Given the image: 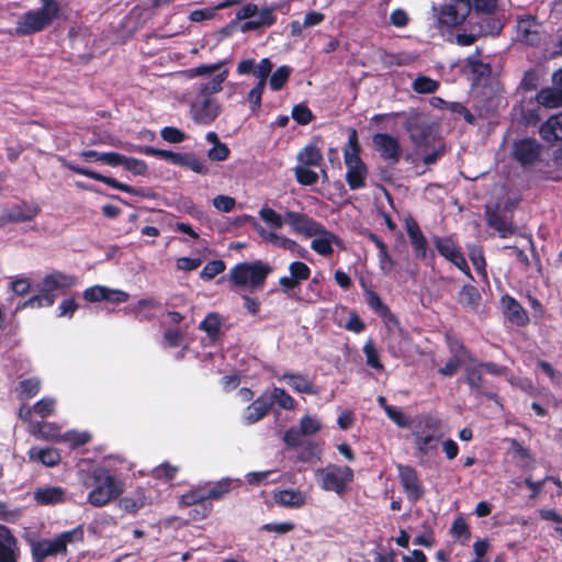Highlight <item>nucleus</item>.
<instances>
[{"instance_id": "09e8293b", "label": "nucleus", "mask_w": 562, "mask_h": 562, "mask_svg": "<svg viewBox=\"0 0 562 562\" xmlns=\"http://www.w3.org/2000/svg\"><path fill=\"white\" fill-rule=\"evenodd\" d=\"M322 454V448L317 442L312 440L302 441L299 446L297 459L302 462H310L313 459H319Z\"/></svg>"}, {"instance_id": "de8ad7c7", "label": "nucleus", "mask_w": 562, "mask_h": 562, "mask_svg": "<svg viewBox=\"0 0 562 562\" xmlns=\"http://www.w3.org/2000/svg\"><path fill=\"white\" fill-rule=\"evenodd\" d=\"M283 379L288 381L289 385L299 393L314 394L313 384L303 375L295 373H284Z\"/></svg>"}, {"instance_id": "37998d69", "label": "nucleus", "mask_w": 562, "mask_h": 562, "mask_svg": "<svg viewBox=\"0 0 562 562\" xmlns=\"http://www.w3.org/2000/svg\"><path fill=\"white\" fill-rule=\"evenodd\" d=\"M221 315L215 312L209 313L199 325V329L204 331L211 340L218 339L221 335Z\"/></svg>"}, {"instance_id": "338daca9", "label": "nucleus", "mask_w": 562, "mask_h": 562, "mask_svg": "<svg viewBox=\"0 0 562 562\" xmlns=\"http://www.w3.org/2000/svg\"><path fill=\"white\" fill-rule=\"evenodd\" d=\"M56 401L52 397H43L33 405V412L45 418L55 412Z\"/></svg>"}, {"instance_id": "bb28decb", "label": "nucleus", "mask_w": 562, "mask_h": 562, "mask_svg": "<svg viewBox=\"0 0 562 562\" xmlns=\"http://www.w3.org/2000/svg\"><path fill=\"white\" fill-rule=\"evenodd\" d=\"M20 557L19 542L8 527L0 530V562H18Z\"/></svg>"}, {"instance_id": "7ed1b4c3", "label": "nucleus", "mask_w": 562, "mask_h": 562, "mask_svg": "<svg viewBox=\"0 0 562 562\" xmlns=\"http://www.w3.org/2000/svg\"><path fill=\"white\" fill-rule=\"evenodd\" d=\"M315 477L323 491L344 496L347 494L350 483L353 482L355 474L348 465L329 463L325 468L317 469Z\"/></svg>"}, {"instance_id": "052dcab7", "label": "nucleus", "mask_w": 562, "mask_h": 562, "mask_svg": "<svg viewBox=\"0 0 562 562\" xmlns=\"http://www.w3.org/2000/svg\"><path fill=\"white\" fill-rule=\"evenodd\" d=\"M290 277L299 284L306 281L311 277V268L303 261H293L289 266Z\"/></svg>"}, {"instance_id": "4d7b16f0", "label": "nucleus", "mask_w": 562, "mask_h": 562, "mask_svg": "<svg viewBox=\"0 0 562 562\" xmlns=\"http://www.w3.org/2000/svg\"><path fill=\"white\" fill-rule=\"evenodd\" d=\"M259 216L269 227L273 229H280L284 225L282 216L271 207L262 206L259 211Z\"/></svg>"}, {"instance_id": "e433bc0d", "label": "nucleus", "mask_w": 562, "mask_h": 562, "mask_svg": "<svg viewBox=\"0 0 562 562\" xmlns=\"http://www.w3.org/2000/svg\"><path fill=\"white\" fill-rule=\"evenodd\" d=\"M277 21V16L273 13L272 8H263L258 11L256 19L246 21L240 30L243 32H250L262 27H269Z\"/></svg>"}, {"instance_id": "c85d7f7f", "label": "nucleus", "mask_w": 562, "mask_h": 562, "mask_svg": "<svg viewBox=\"0 0 562 562\" xmlns=\"http://www.w3.org/2000/svg\"><path fill=\"white\" fill-rule=\"evenodd\" d=\"M487 225L498 233L501 238H508L516 234V226L512 220L497 210H486Z\"/></svg>"}, {"instance_id": "4c0bfd02", "label": "nucleus", "mask_w": 562, "mask_h": 562, "mask_svg": "<svg viewBox=\"0 0 562 562\" xmlns=\"http://www.w3.org/2000/svg\"><path fill=\"white\" fill-rule=\"evenodd\" d=\"M536 101L548 109L562 106V90L555 85L551 88H542L537 92Z\"/></svg>"}, {"instance_id": "c756f323", "label": "nucleus", "mask_w": 562, "mask_h": 562, "mask_svg": "<svg viewBox=\"0 0 562 562\" xmlns=\"http://www.w3.org/2000/svg\"><path fill=\"white\" fill-rule=\"evenodd\" d=\"M66 491L60 486L37 487L33 493V498L37 505L50 506L65 502Z\"/></svg>"}, {"instance_id": "473e14b6", "label": "nucleus", "mask_w": 562, "mask_h": 562, "mask_svg": "<svg viewBox=\"0 0 562 562\" xmlns=\"http://www.w3.org/2000/svg\"><path fill=\"white\" fill-rule=\"evenodd\" d=\"M30 434L42 440L60 442V427L55 423L35 422L30 425Z\"/></svg>"}, {"instance_id": "6ab92c4d", "label": "nucleus", "mask_w": 562, "mask_h": 562, "mask_svg": "<svg viewBox=\"0 0 562 562\" xmlns=\"http://www.w3.org/2000/svg\"><path fill=\"white\" fill-rule=\"evenodd\" d=\"M483 370L476 363H470L464 369L465 383L475 394L494 400L497 394L493 385L483 376Z\"/></svg>"}, {"instance_id": "864d4df0", "label": "nucleus", "mask_w": 562, "mask_h": 562, "mask_svg": "<svg viewBox=\"0 0 562 562\" xmlns=\"http://www.w3.org/2000/svg\"><path fill=\"white\" fill-rule=\"evenodd\" d=\"M553 122L554 121L552 117H549L543 124H541L539 128L541 138L549 144H554L555 142L562 139V134Z\"/></svg>"}, {"instance_id": "5fc2aeb1", "label": "nucleus", "mask_w": 562, "mask_h": 562, "mask_svg": "<svg viewBox=\"0 0 562 562\" xmlns=\"http://www.w3.org/2000/svg\"><path fill=\"white\" fill-rule=\"evenodd\" d=\"M362 351L366 356V363L367 366H369L370 368H373L378 371H382L384 369V366L383 363L381 362L380 360V355H379V351L378 349L375 348V345L374 342L369 339L363 348H362Z\"/></svg>"}, {"instance_id": "ea45409f", "label": "nucleus", "mask_w": 562, "mask_h": 562, "mask_svg": "<svg viewBox=\"0 0 562 562\" xmlns=\"http://www.w3.org/2000/svg\"><path fill=\"white\" fill-rule=\"evenodd\" d=\"M364 296L368 306L383 319H391L393 315L390 307L383 303L379 294L370 288H364Z\"/></svg>"}, {"instance_id": "8fccbe9b", "label": "nucleus", "mask_w": 562, "mask_h": 562, "mask_svg": "<svg viewBox=\"0 0 562 562\" xmlns=\"http://www.w3.org/2000/svg\"><path fill=\"white\" fill-rule=\"evenodd\" d=\"M291 67L283 65L278 67L272 74H270L269 86L272 91H280L285 83L289 81L291 75Z\"/></svg>"}, {"instance_id": "5701e85b", "label": "nucleus", "mask_w": 562, "mask_h": 562, "mask_svg": "<svg viewBox=\"0 0 562 562\" xmlns=\"http://www.w3.org/2000/svg\"><path fill=\"white\" fill-rule=\"evenodd\" d=\"M345 165L347 167L346 172V182L350 190H359L363 189L367 186L368 178V166L362 160V158L358 159H344Z\"/></svg>"}, {"instance_id": "0e129e2a", "label": "nucleus", "mask_w": 562, "mask_h": 562, "mask_svg": "<svg viewBox=\"0 0 562 562\" xmlns=\"http://www.w3.org/2000/svg\"><path fill=\"white\" fill-rule=\"evenodd\" d=\"M292 119L300 125H307L314 119L312 110L305 104H296L292 109Z\"/></svg>"}, {"instance_id": "b1692460", "label": "nucleus", "mask_w": 562, "mask_h": 562, "mask_svg": "<svg viewBox=\"0 0 562 562\" xmlns=\"http://www.w3.org/2000/svg\"><path fill=\"white\" fill-rule=\"evenodd\" d=\"M504 316L509 323L524 327L529 324V316L522 305L512 295L505 294L501 297Z\"/></svg>"}, {"instance_id": "a211bd4d", "label": "nucleus", "mask_w": 562, "mask_h": 562, "mask_svg": "<svg viewBox=\"0 0 562 562\" xmlns=\"http://www.w3.org/2000/svg\"><path fill=\"white\" fill-rule=\"evenodd\" d=\"M541 145L530 137L518 139L513 144V157L522 167L535 165L541 155Z\"/></svg>"}, {"instance_id": "c9c22d12", "label": "nucleus", "mask_w": 562, "mask_h": 562, "mask_svg": "<svg viewBox=\"0 0 562 562\" xmlns=\"http://www.w3.org/2000/svg\"><path fill=\"white\" fill-rule=\"evenodd\" d=\"M274 502L283 507L300 508L306 503L305 495L299 490H282L273 495Z\"/></svg>"}, {"instance_id": "393cba45", "label": "nucleus", "mask_w": 562, "mask_h": 562, "mask_svg": "<svg viewBox=\"0 0 562 562\" xmlns=\"http://www.w3.org/2000/svg\"><path fill=\"white\" fill-rule=\"evenodd\" d=\"M540 27L535 16L526 15L518 20L517 38L529 46H537L541 41Z\"/></svg>"}, {"instance_id": "69168bd1", "label": "nucleus", "mask_w": 562, "mask_h": 562, "mask_svg": "<svg viewBox=\"0 0 562 562\" xmlns=\"http://www.w3.org/2000/svg\"><path fill=\"white\" fill-rule=\"evenodd\" d=\"M123 167L135 176H145L148 171L147 164L134 157L124 156Z\"/></svg>"}, {"instance_id": "f704fd0d", "label": "nucleus", "mask_w": 562, "mask_h": 562, "mask_svg": "<svg viewBox=\"0 0 562 562\" xmlns=\"http://www.w3.org/2000/svg\"><path fill=\"white\" fill-rule=\"evenodd\" d=\"M27 456L32 461H38L45 467H56L59 464L61 457L55 448H36L33 447L29 450Z\"/></svg>"}, {"instance_id": "7c9ffc66", "label": "nucleus", "mask_w": 562, "mask_h": 562, "mask_svg": "<svg viewBox=\"0 0 562 562\" xmlns=\"http://www.w3.org/2000/svg\"><path fill=\"white\" fill-rule=\"evenodd\" d=\"M457 302L463 310L476 313L482 302V295L475 285L464 284L457 294Z\"/></svg>"}, {"instance_id": "49530a36", "label": "nucleus", "mask_w": 562, "mask_h": 562, "mask_svg": "<svg viewBox=\"0 0 562 562\" xmlns=\"http://www.w3.org/2000/svg\"><path fill=\"white\" fill-rule=\"evenodd\" d=\"M177 166L186 167L199 175L207 173V167L205 166L204 161L195 157V155L192 153H181Z\"/></svg>"}, {"instance_id": "58836bf2", "label": "nucleus", "mask_w": 562, "mask_h": 562, "mask_svg": "<svg viewBox=\"0 0 562 562\" xmlns=\"http://www.w3.org/2000/svg\"><path fill=\"white\" fill-rule=\"evenodd\" d=\"M300 166L319 167L323 161V154L316 144H307L296 156Z\"/></svg>"}, {"instance_id": "a878e982", "label": "nucleus", "mask_w": 562, "mask_h": 562, "mask_svg": "<svg viewBox=\"0 0 562 562\" xmlns=\"http://www.w3.org/2000/svg\"><path fill=\"white\" fill-rule=\"evenodd\" d=\"M272 407L268 392L254 400L245 409L243 418L246 425H252L267 416Z\"/></svg>"}, {"instance_id": "bf43d9fd", "label": "nucleus", "mask_w": 562, "mask_h": 562, "mask_svg": "<svg viewBox=\"0 0 562 562\" xmlns=\"http://www.w3.org/2000/svg\"><path fill=\"white\" fill-rule=\"evenodd\" d=\"M310 168L300 165L294 168L295 179L300 184L313 186L318 181V173Z\"/></svg>"}, {"instance_id": "a18cd8bd", "label": "nucleus", "mask_w": 562, "mask_h": 562, "mask_svg": "<svg viewBox=\"0 0 562 562\" xmlns=\"http://www.w3.org/2000/svg\"><path fill=\"white\" fill-rule=\"evenodd\" d=\"M135 150L147 156H154L164 159L172 165H178L181 155V153H175L167 149H159L148 145L136 146Z\"/></svg>"}, {"instance_id": "f8f14e48", "label": "nucleus", "mask_w": 562, "mask_h": 562, "mask_svg": "<svg viewBox=\"0 0 562 562\" xmlns=\"http://www.w3.org/2000/svg\"><path fill=\"white\" fill-rule=\"evenodd\" d=\"M471 12V0H446L440 9L438 22L440 26L456 27L470 18Z\"/></svg>"}, {"instance_id": "20e7f679", "label": "nucleus", "mask_w": 562, "mask_h": 562, "mask_svg": "<svg viewBox=\"0 0 562 562\" xmlns=\"http://www.w3.org/2000/svg\"><path fill=\"white\" fill-rule=\"evenodd\" d=\"M470 21L477 24L480 33L497 35L504 27L498 14V0H471Z\"/></svg>"}, {"instance_id": "412c9836", "label": "nucleus", "mask_w": 562, "mask_h": 562, "mask_svg": "<svg viewBox=\"0 0 562 562\" xmlns=\"http://www.w3.org/2000/svg\"><path fill=\"white\" fill-rule=\"evenodd\" d=\"M273 64L270 58H262L257 65L255 59H243L237 64L236 71L238 75H249L252 74L257 79V85L265 86L267 85V79L269 78L272 71Z\"/></svg>"}, {"instance_id": "4468645a", "label": "nucleus", "mask_w": 562, "mask_h": 562, "mask_svg": "<svg viewBox=\"0 0 562 562\" xmlns=\"http://www.w3.org/2000/svg\"><path fill=\"white\" fill-rule=\"evenodd\" d=\"M41 213V206L35 202L21 200L3 210L0 215L1 225L18 224L33 221Z\"/></svg>"}, {"instance_id": "2eb2a0df", "label": "nucleus", "mask_w": 562, "mask_h": 562, "mask_svg": "<svg viewBox=\"0 0 562 562\" xmlns=\"http://www.w3.org/2000/svg\"><path fill=\"white\" fill-rule=\"evenodd\" d=\"M53 21L45 10H30L18 21L15 33L20 36L31 35L45 30Z\"/></svg>"}, {"instance_id": "9d476101", "label": "nucleus", "mask_w": 562, "mask_h": 562, "mask_svg": "<svg viewBox=\"0 0 562 562\" xmlns=\"http://www.w3.org/2000/svg\"><path fill=\"white\" fill-rule=\"evenodd\" d=\"M64 167H66L68 170L72 171V172H75L77 175H81V176H85V177H87L89 179H92V180L105 183L109 187H111L113 189H116L119 191L126 192V193H130L132 195L142 196V198H149L150 196L149 191L147 189L135 188V187H132L130 184L120 182V181H117L114 178H111V177L101 175V173H99V172H97L94 170L81 167V166L75 164L74 161H65L64 162Z\"/></svg>"}, {"instance_id": "39448f33", "label": "nucleus", "mask_w": 562, "mask_h": 562, "mask_svg": "<svg viewBox=\"0 0 562 562\" xmlns=\"http://www.w3.org/2000/svg\"><path fill=\"white\" fill-rule=\"evenodd\" d=\"M420 425L422 427H415L413 430V437L417 456L424 458L437 450L445 435L441 431V420L437 417L425 416Z\"/></svg>"}, {"instance_id": "a19ab883", "label": "nucleus", "mask_w": 562, "mask_h": 562, "mask_svg": "<svg viewBox=\"0 0 562 562\" xmlns=\"http://www.w3.org/2000/svg\"><path fill=\"white\" fill-rule=\"evenodd\" d=\"M42 389V382L38 378L32 376L21 380L15 389L18 397L27 401L36 396Z\"/></svg>"}, {"instance_id": "774afa93", "label": "nucleus", "mask_w": 562, "mask_h": 562, "mask_svg": "<svg viewBox=\"0 0 562 562\" xmlns=\"http://www.w3.org/2000/svg\"><path fill=\"white\" fill-rule=\"evenodd\" d=\"M468 65L470 70L479 78L488 77L492 72L491 65L481 61L477 55L470 56L468 58Z\"/></svg>"}, {"instance_id": "4be33fe9", "label": "nucleus", "mask_w": 562, "mask_h": 562, "mask_svg": "<svg viewBox=\"0 0 562 562\" xmlns=\"http://www.w3.org/2000/svg\"><path fill=\"white\" fill-rule=\"evenodd\" d=\"M192 119L198 124L209 125L220 114V106L212 98H196L191 105Z\"/></svg>"}, {"instance_id": "cd10ccee", "label": "nucleus", "mask_w": 562, "mask_h": 562, "mask_svg": "<svg viewBox=\"0 0 562 562\" xmlns=\"http://www.w3.org/2000/svg\"><path fill=\"white\" fill-rule=\"evenodd\" d=\"M406 232L415 257L418 260H425L427 257L428 243L418 223L414 218L406 221Z\"/></svg>"}, {"instance_id": "6e6552de", "label": "nucleus", "mask_w": 562, "mask_h": 562, "mask_svg": "<svg viewBox=\"0 0 562 562\" xmlns=\"http://www.w3.org/2000/svg\"><path fill=\"white\" fill-rule=\"evenodd\" d=\"M432 244L438 254L447 261L457 267L467 278L474 281V277L470 270L468 261L462 251V247L452 236H437L432 237Z\"/></svg>"}, {"instance_id": "72a5a7b5", "label": "nucleus", "mask_w": 562, "mask_h": 562, "mask_svg": "<svg viewBox=\"0 0 562 562\" xmlns=\"http://www.w3.org/2000/svg\"><path fill=\"white\" fill-rule=\"evenodd\" d=\"M149 504L144 488L138 487L130 495L120 498L119 507L125 513L136 515L143 507Z\"/></svg>"}, {"instance_id": "0eeeda50", "label": "nucleus", "mask_w": 562, "mask_h": 562, "mask_svg": "<svg viewBox=\"0 0 562 562\" xmlns=\"http://www.w3.org/2000/svg\"><path fill=\"white\" fill-rule=\"evenodd\" d=\"M402 115L404 116L403 127L408 133L412 144L419 149L428 147L435 125L429 115L417 109H409Z\"/></svg>"}, {"instance_id": "2f4dec72", "label": "nucleus", "mask_w": 562, "mask_h": 562, "mask_svg": "<svg viewBox=\"0 0 562 562\" xmlns=\"http://www.w3.org/2000/svg\"><path fill=\"white\" fill-rule=\"evenodd\" d=\"M77 284L75 276L66 274L61 271H53L45 276L42 281L43 290L56 291L61 289H70Z\"/></svg>"}, {"instance_id": "c03bdc74", "label": "nucleus", "mask_w": 562, "mask_h": 562, "mask_svg": "<svg viewBox=\"0 0 562 562\" xmlns=\"http://www.w3.org/2000/svg\"><path fill=\"white\" fill-rule=\"evenodd\" d=\"M446 342L449 351L453 357H460L461 361L467 360L470 363L476 361V357L465 347L461 339L454 336L447 335Z\"/></svg>"}, {"instance_id": "f257e3e1", "label": "nucleus", "mask_w": 562, "mask_h": 562, "mask_svg": "<svg viewBox=\"0 0 562 562\" xmlns=\"http://www.w3.org/2000/svg\"><path fill=\"white\" fill-rule=\"evenodd\" d=\"M81 483L91 488L88 503L93 507H102L120 497L124 492V482L103 464L92 467L81 473Z\"/></svg>"}, {"instance_id": "603ef678", "label": "nucleus", "mask_w": 562, "mask_h": 562, "mask_svg": "<svg viewBox=\"0 0 562 562\" xmlns=\"http://www.w3.org/2000/svg\"><path fill=\"white\" fill-rule=\"evenodd\" d=\"M268 398L272 401L273 404H278L283 409H293L295 406V400L281 387H273L270 393H268Z\"/></svg>"}, {"instance_id": "dca6fc26", "label": "nucleus", "mask_w": 562, "mask_h": 562, "mask_svg": "<svg viewBox=\"0 0 562 562\" xmlns=\"http://www.w3.org/2000/svg\"><path fill=\"white\" fill-rule=\"evenodd\" d=\"M284 216L285 222L295 234L305 237H315L325 233V226L305 213L286 211Z\"/></svg>"}, {"instance_id": "1a4fd4ad", "label": "nucleus", "mask_w": 562, "mask_h": 562, "mask_svg": "<svg viewBox=\"0 0 562 562\" xmlns=\"http://www.w3.org/2000/svg\"><path fill=\"white\" fill-rule=\"evenodd\" d=\"M432 244L438 254L447 261L457 267L467 278L474 281V277L470 270L468 261L462 251V247L452 236H437L432 237Z\"/></svg>"}, {"instance_id": "79ce46f5", "label": "nucleus", "mask_w": 562, "mask_h": 562, "mask_svg": "<svg viewBox=\"0 0 562 562\" xmlns=\"http://www.w3.org/2000/svg\"><path fill=\"white\" fill-rule=\"evenodd\" d=\"M227 77L228 70L224 69L215 75L211 80L202 83L196 98H212L213 94L222 90V85L227 79Z\"/></svg>"}, {"instance_id": "9b49d317", "label": "nucleus", "mask_w": 562, "mask_h": 562, "mask_svg": "<svg viewBox=\"0 0 562 562\" xmlns=\"http://www.w3.org/2000/svg\"><path fill=\"white\" fill-rule=\"evenodd\" d=\"M240 486L239 480L222 479L215 483H205L193 486L190 491L201 504H211L209 501H220L224 498L231 491Z\"/></svg>"}, {"instance_id": "680f3d73", "label": "nucleus", "mask_w": 562, "mask_h": 562, "mask_svg": "<svg viewBox=\"0 0 562 562\" xmlns=\"http://www.w3.org/2000/svg\"><path fill=\"white\" fill-rule=\"evenodd\" d=\"M361 146L358 139V133L351 128L348 136V145L344 149V159H358L360 157Z\"/></svg>"}, {"instance_id": "f3484780", "label": "nucleus", "mask_w": 562, "mask_h": 562, "mask_svg": "<svg viewBox=\"0 0 562 562\" xmlns=\"http://www.w3.org/2000/svg\"><path fill=\"white\" fill-rule=\"evenodd\" d=\"M372 144L384 161L391 165L398 164L402 156V147L397 137L387 133H376L372 137Z\"/></svg>"}, {"instance_id": "aec40b11", "label": "nucleus", "mask_w": 562, "mask_h": 562, "mask_svg": "<svg viewBox=\"0 0 562 562\" xmlns=\"http://www.w3.org/2000/svg\"><path fill=\"white\" fill-rule=\"evenodd\" d=\"M87 302L95 303L106 301L110 303H124L130 299V294L122 290H112L103 285H93L86 289L82 293Z\"/></svg>"}, {"instance_id": "6e6d98bb", "label": "nucleus", "mask_w": 562, "mask_h": 562, "mask_svg": "<svg viewBox=\"0 0 562 562\" xmlns=\"http://www.w3.org/2000/svg\"><path fill=\"white\" fill-rule=\"evenodd\" d=\"M91 440V435L88 431L70 430L61 435L60 442H68L72 449L85 446Z\"/></svg>"}, {"instance_id": "f03ea898", "label": "nucleus", "mask_w": 562, "mask_h": 562, "mask_svg": "<svg viewBox=\"0 0 562 562\" xmlns=\"http://www.w3.org/2000/svg\"><path fill=\"white\" fill-rule=\"evenodd\" d=\"M85 540L83 527L77 526L70 530L58 533L53 539H27L33 562H45L49 557L67 555L68 544L82 543Z\"/></svg>"}, {"instance_id": "13d9d810", "label": "nucleus", "mask_w": 562, "mask_h": 562, "mask_svg": "<svg viewBox=\"0 0 562 562\" xmlns=\"http://www.w3.org/2000/svg\"><path fill=\"white\" fill-rule=\"evenodd\" d=\"M509 450L514 454V458L524 462L522 467H528L533 461L530 450L520 443L517 439H510Z\"/></svg>"}, {"instance_id": "e2e57ef3", "label": "nucleus", "mask_w": 562, "mask_h": 562, "mask_svg": "<svg viewBox=\"0 0 562 562\" xmlns=\"http://www.w3.org/2000/svg\"><path fill=\"white\" fill-rule=\"evenodd\" d=\"M225 269L226 265L222 259L209 261L201 270L200 278L203 280H212Z\"/></svg>"}, {"instance_id": "ddd939ff", "label": "nucleus", "mask_w": 562, "mask_h": 562, "mask_svg": "<svg viewBox=\"0 0 562 562\" xmlns=\"http://www.w3.org/2000/svg\"><path fill=\"white\" fill-rule=\"evenodd\" d=\"M401 486L406 498L415 504L425 496V487L417 470L412 465L397 464Z\"/></svg>"}, {"instance_id": "423d86ee", "label": "nucleus", "mask_w": 562, "mask_h": 562, "mask_svg": "<svg viewBox=\"0 0 562 562\" xmlns=\"http://www.w3.org/2000/svg\"><path fill=\"white\" fill-rule=\"evenodd\" d=\"M271 271V267L261 260L241 262L231 269L229 280L239 288L248 285L251 289H258L263 286Z\"/></svg>"}, {"instance_id": "3c124183", "label": "nucleus", "mask_w": 562, "mask_h": 562, "mask_svg": "<svg viewBox=\"0 0 562 562\" xmlns=\"http://www.w3.org/2000/svg\"><path fill=\"white\" fill-rule=\"evenodd\" d=\"M439 87L440 83L437 80L424 75H419L412 83V89L419 94L434 93Z\"/></svg>"}]
</instances>
